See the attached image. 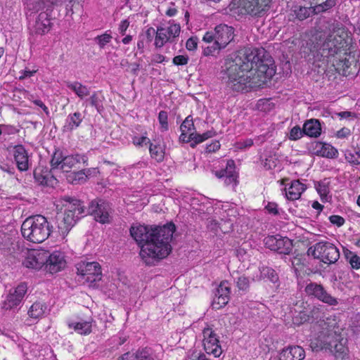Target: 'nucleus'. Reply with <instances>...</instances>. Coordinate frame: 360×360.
Wrapping results in <instances>:
<instances>
[{
	"label": "nucleus",
	"instance_id": "nucleus-3",
	"mask_svg": "<svg viewBox=\"0 0 360 360\" xmlns=\"http://www.w3.org/2000/svg\"><path fill=\"white\" fill-rule=\"evenodd\" d=\"M347 340L335 328L323 327L317 336L311 340L310 347L314 351L325 350L336 357L347 354Z\"/></svg>",
	"mask_w": 360,
	"mask_h": 360
},
{
	"label": "nucleus",
	"instance_id": "nucleus-37",
	"mask_svg": "<svg viewBox=\"0 0 360 360\" xmlns=\"http://www.w3.org/2000/svg\"><path fill=\"white\" fill-rule=\"evenodd\" d=\"M292 249V243L291 240L286 237L279 236L276 251L279 254L288 255Z\"/></svg>",
	"mask_w": 360,
	"mask_h": 360
},
{
	"label": "nucleus",
	"instance_id": "nucleus-24",
	"mask_svg": "<svg viewBox=\"0 0 360 360\" xmlns=\"http://www.w3.org/2000/svg\"><path fill=\"white\" fill-rule=\"evenodd\" d=\"M13 158L18 169L25 172L29 169V156L27 151L22 145L15 146L13 148Z\"/></svg>",
	"mask_w": 360,
	"mask_h": 360
},
{
	"label": "nucleus",
	"instance_id": "nucleus-43",
	"mask_svg": "<svg viewBox=\"0 0 360 360\" xmlns=\"http://www.w3.org/2000/svg\"><path fill=\"white\" fill-rule=\"evenodd\" d=\"M345 257L346 259L349 262L352 268L356 270L360 269V257L358 256L356 253L347 250L345 251Z\"/></svg>",
	"mask_w": 360,
	"mask_h": 360
},
{
	"label": "nucleus",
	"instance_id": "nucleus-23",
	"mask_svg": "<svg viewBox=\"0 0 360 360\" xmlns=\"http://www.w3.org/2000/svg\"><path fill=\"white\" fill-rule=\"evenodd\" d=\"M51 27V20L45 12L40 13L33 24L31 25V30L37 34H44L49 32Z\"/></svg>",
	"mask_w": 360,
	"mask_h": 360
},
{
	"label": "nucleus",
	"instance_id": "nucleus-34",
	"mask_svg": "<svg viewBox=\"0 0 360 360\" xmlns=\"http://www.w3.org/2000/svg\"><path fill=\"white\" fill-rule=\"evenodd\" d=\"M47 311V306L45 303L36 302L29 308L27 314L30 319L37 321L44 316Z\"/></svg>",
	"mask_w": 360,
	"mask_h": 360
},
{
	"label": "nucleus",
	"instance_id": "nucleus-41",
	"mask_svg": "<svg viewBox=\"0 0 360 360\" xmlns=\"http://www.w3.org/2000/svg\"><path fill=\"white\" fill-rule=\"evenodd\" d=\"M180 129L181 131V138H182L184 141H186L185 139L187 137V134H190L191 132H193L192 131L195 130L194 123L191 115H188L185 119L180 127Z\"/></svg>",
	"mask_w": 360,
	"mask_h": 360
},
{
	"label": "nucleus",
	"instance_id": "nucleus-62",
	"mask_svg": "<svg viewBox=\"0 0 360 360\" xmlns=\"http://www.w3.org/2000/svg\"><path fill=\"white\" fill-rule=\"evenodd\" d=\"M291 264L295 271H298L302 266L301 258L298 257H294L291 260Z\"/></svg>",
	"mask_w": 360,
	"mask_h": 360
},
{
	"label": "nucleus",
	"instance_id": "nucleus-14",
	"mask_svg": "<svg viewBox=\"0 0 360 360\" xmlns=\"http://www.w3.org/2000/svg\"><path fill=\"white\" fill-rule=\"evenodd\" d=\"M304 292L308 297L317 299L329 306H336L338 304V299L333 297L322 285L317 283L310 282L307 283Z\"/></svg>",
	"mask_w": 360,
	"mask_h": 360
},
{
	"label": "nucleus",
	"instance_id": "nucleus-13",
	"mask_svg": "<svg viewBox=\"0 0 360 360\" xmlns=\"http://www.w3.org/2000/svg\"><path fill=\"white\" fill-rule=\"evenodd\" d=\"M202 335L205 352L214 357H219L222 353V349L217 333L212 328L206 327L202 330Z\"/></svg>",
	"mask_w": 360,
	"mask_h": 360
},
{
	"label": "nucleus",
	"instance_id": "nucleus-61",
	"mask_svg": "<svg viewBox=\"0 0 360 360\" xmlns=\"http://www.w3.org/2000/svg\"><path fill=\"white\" fill-rule=\"evenodd\" d=\"M145 34L147 40L150 42L156 35V29L150 27L146 30Z\"/></svg>",
	"mask_w": 360,
	"mask_h": 360
},
{
	"label": "nucleus",
	"instance_id": "nucleus-49",
	"mask_svg": "<svg viewBox=\"0 0 360 360\" xmlns=\"http://www.w3.org/2000/svg\"><path fill=\"white\" fill-rule=\"evenodd\" d=\"M112 39V36L105 32L101 35H98L95 38V41L98 44L101 49H103L107 44Z\"/></svg>",
	"mask_w": 360,
	"mask_h": 360
},
{
	"label": "nucleus",
	"instance_id": "nucleus-52",
	"mask_svg": "<svg viewBox=\"0 0 360 360\" xmlns=\"http://www.w3.org/2000/svg\"><path fill=\"white\" fill-rule=\"evenodd\" d=\"M236 286L239 290L246 291L250 286V281L245 276H240L236 281Z\"/></svg>",
	"mask_w": 360,
	"mask_h": 360
},
{
	"label": "nucleus",
	"instance_id": "nucleus-5",
	"mask_svg": "<svg viewBox=\"0 0 360 360\" xmlns=\"http://www.w3.org/2000/svg\"><path fill=\"white\" fill-rule=\"evenodd\" d=\"M66 204L62 219H58V229L62 239H65L72 228L85 215L86 212L82 202L70 197L65 198Z\"/></svg>",
	"mask_w": 360,
	"mask_h": 360
},
{
	"label": "nucleus",
	"instance_id": "nucleus-21",
	"mask_svg": "<svg viewBox=\"0 0 360 360\" xmlns=\"http://www.w3.org/2000/svg\"><path fill=\"white\" fill-rule=\"evenodd\" d=\"M304 349L299 345H289L282 349L278 354L279 360H303L305 358Z\"/></svg>",
	"mask_w": 360,
	"mask_h": 360
},
{
	"label": "nucleus",
	"instance_id": "nucleus-4",
	"mask_svg": "<svg viewBox=\"0 0 360 360\" xmlns=\"http://www.w3.org/2000/svg\"><path fill=\"white\" fill-rule=\"evenodd\" d=\"M46 218L41 214L27 217L21 225L23 238L32 243H40L46 240L51 233Z\"/></svg>",
	"mask_w": 360,
	"mask_h": 360
},
{
	"label": "nucleus",
	"instance_id": "nucleus-15",
	"mask_svg": "<svg viewBox=\"0 0 360 360\" xmlns=\"http://www.w3.org/2000/svg\"><path fill=\"white\" fill-rule=\"evenodd\" d=\"M77 274L86 282L92 283L102 277L101 265L96 262H82L77 264Z\"/></svg>",
	"mask_w": 360,
	"mask_h": 360
},
{
	"label": "nucleus",
	"instance_id": "nucleus-40",
	"mask_svg": "<svg viewBox=\"0 0 360 360\" xmlns=\"http://www.w3.org/2000/svg\"><path fill=\"white\" fill-rule=\"evenodd\" d=\"M320 3L315 5L314 11L315 13L319 14L331 10L337 4L338 0H319Z\"/></svg>",
	"mask_w": 360,
	"mask_h": 360
},
{
	"label": "nucleus",
	"instance_id": "nucleus-53",
	"mask_svg": "<svg viewBox=\"0 0 360 360\" xmlns=\"http://www.w3.org/2000/svg\"><path fill=\"white\" fill-rule=\"evenodd\" d=\"M304 132L299 126L292 127L289 134V139L290 140L296 141L302 137Z\"/></svg>",
	"mask_w": 360,
	"mask_h": 360
},
{
	"label": "nucleus",
	"instance_id": "nucleus-33",
	"mask_svg": "<svg viewBox=\"0 0 360 360\" xmlns=\"http://www.w3.org/2000/svg\"><path fill=\"white\" fill-rule=\"evenodd\" d=\"M215 135L216 132L213 129L209 130L202 134L193 131L188 134V137H186V141L190 142L191 146L194 148L196 145L202 143L203 141L214 136Z\"/></svg>",
	"mask_w": 360,
	"mask_h": 360
},
{
	"label": "nucleus",
	"instance_id": "nucleus-7",
	"mask_svg": "<svg viewBox=\"0 0 360 360\" xmlns=\"http://www.w3.org/2000/svg\"><path fill=\"white\" fill-rule=\"evenodd\" d=\"M308 252L314 259L327 264L335 263L340 258V252L338 248L328 241H321L310 247Z\"/></svg>",
	"mask_w": 360,
	"mask_h": 360
},
{
	"label": "nucleus",
	"instance_id": "nucleus-6",
	"mask_svg": "<svg viewBox=\"0 0 360 360\" xmlns=\"http://www.w3.org/2000/svg\"><path fill=\"white\" fill-rule=\"evenodd\" d=\"M348 32L340 23L332 25V32L326 38L318 44L319 53L323 57H329L338 53L341 49L348 45Z\"/></svg>",
	"mask_w": 360,
	"mask_h": 360
},
{
	"label": "nucleus",
	"instance_id": "nucleus-29",
	"mask_svg": "<svg viewBox=\"0 0 360 360\" xmlns=\"http://www.w3.org/2000/svg\"><path fill=\"white\" fill-rule=\"evenodd\" d=\"M72 1V0H25V4L28 10L38 11L53 4H61L63 2Z\"/></svg>",
	"mask_w": 360,
	"mask_h": 360
},
{
	"label": "nucleus",
	"instance_id": "nucleus-27",
	"mask_svg": "<svg viewBox=\"0 0 360 360\" xmlns=\"http://www.w3.org/2000/svg\"><path fill=\"white\" fill-rule=\"evenodd\" d=\"M308 308H304L303 310L298 312L297 314L293 317V323L297 325L302 324L305 322L310 321L311 319H315L318 317L319 308L314 306L309 307Z\"/></svg>",
	"mask_w": 360,
	"mask_h": 360
},
{
	"label": "nucleus",
	"instance_id": "nucleus-18",
	"mask_svg": "<svg viewBox=\"0 0 360 360\" xmlns=\"http://www.w3.org/2000/svg\"><path fill=\"white\" fill-rule=\"evenodd\" d=\"M47 260V252L45 250H32L29 251L23 264L27 268L39 269L45 265Z\"/></svg>",
	"mask_w": 360,
	"mask_h": 360
},
{
	"label": "nucleus",
	"instance_id": "nucleus-47",
	"mask_svg": "<svg viewBox=\"0 0 360 360\" xmlns=\"http://www.w3.org/2000/svg\"><path fill=\"white\" fill-rule=\"evenodd\" d=\"M86 180V172L84 170L75 172L68 176V181L75 184L83 183Z\"/></svg>",
	"mask_w": 360,
	"mask_h": 360
},
{
	"label": "nucleus",
	"instance_id": "nucleus-25",
	"mask_svg": "<svg viewBox=\"0 0 360 360\" xmlns=\"http://www.w3.org/2000/svg\"><path fill=\"white\" fill-rule=\"evenodd\" d=\"M307 189V186L299 180L292 181L288 187L284 189L285 197L289 200H296L300 198Z\"/></svg>",
	"mask_w": 360,
	"mask_h": 360
},
{
	"label": "nucleus",
	"instance_id": "nucleus-28",
	"mask_svg": "<svg viewBox=\"0 0 360 360\" xmlns=\"http://www.w3.org/2000/svg\"><path fill=\"white\" fill-rule=\"evenodd\" d=\"M34 176L35 181L41 185L53 186L56 183V179L47 169H36L34 172Z\"/></svg>",
	"mask_w": 360,
	"mask_h": 360
},
{
	"label": "nucleus",
	"instance_id": "nucleus-32",
	"mask_svg": "<svg viewBox=\"0 0 360 360\" xmlns=\"http://www.w3.org/2000/svg\"><path fill=\"white\" fill-rule=\"evenodd\" d=\"M67 87L72 91L78 98L81 100H84L85 97L90 96V88L86 85L82 84L81 82H66Z\"/></svg>",
	"mask_w": 360,
	"mask_h": 360
},
{
	"label": "nucleus",
	"instance_id": "nucleus-10",
	"mask_svg": "<svg viewBox=\"0 0 360 360\" xmlns=\"http://www.w3.org/2000/svg\"><path fill=\"white\" fill-rule=\"evenodd\" d=\"M234 29L225 24H220L215 27L214 30L207 31L203 36L202 40L206 43L213 41L225 48L233 39Z\"/></svg>",
	"mask_w": 360,
	"mask_h": 360
},
{
	"label": "nucleus",
	"instance_id": "nucleus-58",
	"mask_svg": "<svg viewBox=\"0 0 360 360\" xmlns=\"http://www.w3.org/2000/svg\"><path fill=\"white\" fill-rule=\"evenodd\" d=\"M198 39L196 37L189 38L186 43V47L188 51H194L197 48Z\"/></svg>",
	"mask_w": 360,
	"mask_h": 360
},
{
	"label": "nucleus",
	"instance_id": "nucleus-2",
	"mask_svg": "<svg viewBox=\"0 0 360 360\" xmlns=\"http://www.w3.org/2000/svg\"><path fill=\"white\" fill-rule=\"evenodd\" d=\"M174 231L175 226L172 223L153 229L137 224L130 229L131 236L141 248L139 255L148 266L155 265L169 255Z\"/></svg>",
	"mask_w": 360,
	"mask_h": 360
},
{
	"label": "nucleus",
	"instance_id": "nucleus-55",
	"mask_svg": "<svg viewBox=\"0 0 360 360\" xmlns=\"http://www.w3.org/2000/svg\"><path fill=\"white\" fill-rule=\"evenodd\" d=\"M133 143L136 146H142L143 145L150 144V140L146 136H135L133 138Z\"/></svg>",
	"mask_w": 360,
	"mask_h": 360
},
{
	"label": "nucleus",
	"instance_id": "nucleus-20",
	"mask_svg": "<svg viewBox=\"0 0 360 360\" xmlns=\"http://www.w3.org/2000/svg\"><path fill=\"white\" fill-rule=\"evenodd\" d=\"M231 285L229 281H221L215 293V297L212 302L213 307L219 309L224 307L229 301Z\"/></svg>",
	"mask_w": 360,
	"mask_h": 360
},
{
	"label": "nucleus",
	"instance_id": "nucleus-35",
	"mask_svg": "<svg viewBox=\"0 0 360 360\" xmlns=\"http://www.w3.org/2000/svg\"><path fill=\"white\" fill-rule=\"evenodd\" d=\"M330 186V181L329 179H324L315 183V188L322 200L328 201Z\"/></svg>",
	"mask_w": 360,
	"mask_h": 360
},
{
	"label": "nucleus",
	"instance_id": "nucleus-26",
	"mask_svg": "<svg viewBox=\"0 0 360 360\" xmlns=\"http://www.w3.org/2000/svg\"><path fill=\"white\" fill-rule=\"evenodd\" d=\"M289 15L290 18L291 17L290 19H297L300 21L304 20L312 15L316 14L315 13V11H314L313 6L306 7L300 5H295L292 6Z\"/></svg>",
	"mask_w": 360,
	"mask_h": 360
},
{
	"label": "nucleus",
	"instance_id": "nucleus-36",
	"mask_svg": "<svg viewBox=\"0 0 360 360\" xmlns=\"http://www.w3.org/2000/svg\"><path fill=\"white\" fill-rule=\"evenodd\" d=\"M83 117L79 112H75L70 114L66 120L64 127L69 131H72L77 128L82 123Z\"/></svg>",
	"mask_w": 360,
	"mask_h": 360
},
{
	"label": "nucleus",
	"instance_id": "nucleus-31",
	"mask_svg": "<svg viewBox=\"0 0 360 360\" xmlns=\"http://www.w3.org/2000/svg\"><path fill=\"white\" fill-rule=\"evenodd\" d=\"M304 134L310 137H318L321 134V123L318 120L311 119L303 125Z\"/></svg>",
	"mask_w": 360,
	"mask_h": 360
},
{
	"label": "nucleus",
	"instance_id": "nucleus-17",
	"mask_svg": "<svg viewBox=\"0 0 360 360\" xmlns=\"http://www.w3.org/2000/svg\"><path fill=\"white\" fill-rule=\"evenodd\" d=\"M64 253L60 251H54L49 255L45 265L46 270L51 274L57 273L63 270L66 266Z\"/></svg>",
	"mask_w": 360,
	"mask_h": 360
},
{
	"label": "nucleus",
	"instance_id": "nucleus-42",
	"mask_svg": "<svg viewBox=\"0 0 360 360\" xmlns=\"http://www.w3.org/2000/svg\"><path fill=\"white\" fill-rule=\"evenodd\" d=\"M222 212H220L221 219L225 221H231V217H235L236 214V210L235 207H231L229 204L222 205Z\"/></svg>",
	"mask_w": 360,
	"mask_h": 360
},
{
	"label": "nucleus",
	"instance_id": "nucleus-19",
	"mask_svg": "<svg viewBox=\"0 0 360 360\" xmlns=\"http://www.w3.org/2000/svg\"><path fill=\"white\" fill-rule=\"evenodd\" d=\"M215 176L219 179H223L226 186H236L237 184V173L234 161L229 160L226 162V168L214 172Z\"/></svg>",
	"mask_w": 360,
	"mask_h": 360
},
{
	"label": "nucleus",
	"instance_id": "nucleus-56",
	"mask_svg": "<svg viewBox=\"0 0 360 360\" xmlns=\"http://www.w3.org/2000/svg\"><path fill=\"white\" fill-rule=\"evenodd\" d=\"M172 61L176 65H184L188 63V57L183 55H179L174 57Z\"/></svg>",
	"mask_w": 360,
	"mask_h": 360
},
{
	"label": "nucleus",
	"instance_id": "nucleus-59",
	"mask_svg": "<svg viewBox=\"0 0 360 360\" xmlns=\"http://www.w3.org/2000/svg\"><path fill=\"white\" fill-rule=\"evenodd\" d=\"M350 134L351 131L349 129L343 127L337 131L336 136L339 139H345L348 137L350 135Z\"/></svg>",
	"mask_w": 360,
	"mask_h": 360
},
{
	"label": "nucleus",
	"instance_id": "nucleus-39",
	"mask_svg": "<svg viewBox=\"0 0 360 360\" xmlns=\"http://www.w3.org/2000/svg\"><path fill=\"white\" fill-rule=\"evenodd\" d=\"M69 328H73L76 332L81 335L89 334L91 331V322L82 321L76 323H70Z\"/></svg>",
	"mask_w": 360,
	"mask_h": 360
},
{
	"label": "nucleus",
	"instance_id": "nucleus-54",
	"mask_svg": "<svg viewBox=\"0 0 360 360\" xmlns=\"http://www.w3.org/2000/svg\"><path fill=\"white\" fill-rule=\"evenodd\" d=\"M168 115L166 111L161 110L158 115V121L161 125L162 129L167 130L168 129Z\"/></svg>",
	"mask_w": 360,
	"mask_h": 360
},
{
	"label": "nucleus",
	"instance_id": "nucleus-46",
	"mask_svg": "<svg viewBox=\"0 0 360 360\" xmlns=\"http://www.w3.org/2000/svg\"><path fill=\"white\" fill-rule=\"evenodd\" d=\"M266 212L273 216H280L284 214L283 209L280 208L277 203L274 202H269L264 207Z\"/></svg>",
	"mask_w": 360,
	"mask_h": 360
},
{
	"label": "nucleus",
	"instance_id": "nucleus-45",
	"mask_svg": "<svg viewBox=\"0 0 360 360\" xmlns=\"http://www.w3.org/2000/svg\"><path fill=\"white\" fill-rule=\"evenodd\" d=\"M345 157L347 162L353 165L360 164V151L356 150H346Z\"/></svg>",
	"mask_w": 360,
	"mask_h": 360
},
{
	"label": "nucleus",
	"instance_id": "nucleus-9",
	"mask_svg": "<svg viewBox=\"0 0 360 360\" xmlns=\"http://www.w3.org/2000/svg\"><path fill=\"white\" fill-rule=\"evenodd\" d=\"M87 158L84 155L74 154L64 155L60 150H56L51 160V170L60 169L68 172L81 162L86 164Z\"/></svg>",
	"mask_w": 360,
	"mask_h": 360
},
{
	"label": "nucleus",
	"instance_id": "nucleus-38",
	"mask_svg": "<svg viewBox=\"0 0 360 360\" xmlns=\"http://www.w3.org/2000/svg\"><path fill=\"white\" fill-rule=\"evenodd\" d=\"M134 358L136 360H160V358L150 347H145L137 350Z\"/></svg>",
	"mask_w": 360,
	"mask_h": 360
},
{
	"label": "nucleus",
	"instance_id": "nucleus-1",
	"mask_svg": "<svg viewBox=\"0 0 360 360\" xmlns=\"http://www.w3.org/2000/svg\"><path fill=\"white\" fill-rule=\"evenodd\" d=\"M226 86L238 93L262 88L276 72L274 61L264 49H241L226 60Z\"/></svg>",
	"mask_w": 360,
	"mask_h": 360
},
{
	"label": "nucleus",
	"instance_id": "nucleus-64",
	"mask_svg": "<svg viewBox=\"0 0 360 360\" xmlns=\"http://www.w3.org/2000/svg\"><path fill=\"white\" fill-rule=\"evenodd\" d=\"M263 167L266 169H271L275 167L274 162L273 161L272 158H266L263 162Z\"/></svg>",
	"mask_w": 360,
	"mask_h": 360
},
{
	"label": "nucleus",
	"instance_id": "nucleus-44",
	"mask_svg": "<svg viewBox=\"0 0 360 360\" xmlns=\"http://www.w3.org/2000/svg\"><path fill=\"white\" fill-rule=\"evenodd\" d=\"M150 154L152 158L158 162H162L164 160V152L160 146L150 143L149 147Z\"/></svg>",
	"mask_w": 360,
	"mask_h": 360
},
{
	"label": "nucleus",
	"instance_id": "nucleus-60",
	"mask_svg": "<svg viewBox=\"0 0 360 360\" xmlns=\"http://www.w3.org/2000/svg\"><path fill=\"white\" fill-rule=\"evenodd\" d=\"M129 26V22L127 20H123L120 22L118 27L119 32L124 35L127 28Z\"/></svg>",
	"mask_w": 360,
	"mask_h": 360
},
{
	"label": "nucleus",
	"instance_id": "nucleus-48",
	"mask_svg": "<svg viewBox=\"0 0 360 360\" xmlns=\"http://www.w3.org/2000/svg\"><path fill=\"white\" fill-rule=\"evenodd\" d=\"M260 271L262 276L267 278L272 283H276L278 281V275L273 269L270 267H262Z\"/></svg>",
	"mask_w": 360,
	"mask_h": 360
},
{
	"label": "nucleus",
	"instance_id": "nucleus-22",
	"mask_svg": "<svg viewBox=\"0 0 360 360\" xmlns=\"http://www.w3.org/2000/svg\"><path fill=\"white\" fill-rule=\"evenodd\" d=\"M314 154L327 158H335L338 156V150L329 143L316 141L311 145Z\"/></svg>",
	"mask_w": 360,
	"mask_h": 360
},
{
	"label": "nucleus",
	"instance_id": "nucleus-50",
	"mask_svg": "<svg viewBox=\"0 0 360 360\" xmlns=\"http://www.w3.org/2000/svg\"><path fill=\"white\" fill-rule=\"evenodd\" d=\"M213 44L212 46H208L203 49V55L205 56H214L216 53H218L219 50L223 49L217 44L215 41H213Z\"/></svg>",
	"mask_w": 360,
	"mask_h": 360
},
{
	"label": "nucleus",
	"instance_id": "nucleus-8",
	"mask_svg": "<svg viewBox=\"0 0 360 360\" xmlns=\"http://www.w3.org/2000/svg\"><path fill=\"white\" fill-rule=\"evenodd\" d=\"M181 27L179 24L174 21L161 23L156 27V35L154 38V46L158 48L163 47L167 43L175 42L176 38L179 36Z\"/></svg>",
	"mask_w": 360,
	"mask_h": 360
},
{
	"label": "nucleus",
	"instance_id": "nucleus-51",
	"mask_svg": "<svg viewBox=\"0 0 360 360\" xmlns=\"http://www.w3.org/2000/svg\"><path fill=\"white\" fill-rule=\"evenodd\" d=\"M279 236H269L264 238L265 245L271 250L276 251Z\"/></svg>",
	"mask_w": 360,
	"mask_h": 360
},
{
	"label": "nucleus",
	"instance_id": "nucleus-63",
	"mask_svg": "<svg viewBox=\"0 0 360 360\" xmlns=\"http://www.w3.org/2000/svg\"><path fill=\"white\" fill-rule=\"evenodd\" d=\"M36 72V70H25L20 72V75L19 76L20 79H24L26 78L31 77Z\"/></svg>",
	"mask_w": 360,
	"mask_h": 360
},
{
	"label": "nucleus",
	"instance_id": "nucleus-57",
	"mask_svg": "<svg viewBox=\"0 0 360 360\" xmlns=\"http://www.w3.org/2000/svg\"><path fill=\"white\" fill-rule=\"evenodd\" d=\"M330 222L340 227L345 224V219L339 215H331L329 217Z\"/></svg>",
	"mask_w": 360,
	"mask_h": 360
},
{
	"label": "nucleus",
	"instance_id": "nucleus-11",
	"mask_svg": "<svg viewBox=\"0 0 360 360\" xmlns=\"http://www.w3.org/2000/svg\"><path fill=\"white\" fill-rule=\"evenodd\" d=\"M271 0H239L238 9L241 14L259 16L269 8Z\"/></svg>",
	"mask_w": 360,
	"mask_h": 360
},
{
	"label": "nucleus",
	"instance_id": "nucleus-16",
	"mask_svg": "<svg viewBox=\"0 0 360 360\" xmlns=\"http://www.w3.org/2000/svg\"><path fill=\"white\" fill-rule=\"evenodd\" d=\"M27 292V285L25 283L19 284L15 288L11 289L2 302L1 307L6 310L16 308L21 302Z\"/></svg>",
	"mask_w": 360,
	"mask_h": 360
},
{
	"label": "nucleus",
	"instance_id": "nucleus-30",
	"mask_svg": "<svg viewBox=\"0 0 360 360\" xmlns=\"http://www.w3.org/2000/svg\"><path fill=\"white\" fill-rule=\"evenodd\" d=\"M105 97L101 91H94L90 97L84 100L82 105L87 107L89 105L94 107L98 112L103 110Z\"/></svg>",
	"mask_w": 360,
	"mask_h": 360
},
{
	"label": "nucleus",
	"instance_id": "nucleus-12",
	"mask_svg": "<svg viewBox=\"0 0 360 360\" xmlns=\"http://www.w3.org/2000/svg\"><path fill=\"white\" fill-rule=\"evenodd\" d=\"M86 214L92 215L96 221L101 224L110 223L111 207L108 202L102 200H94L89 205Z\"/></svg>",
	"mask_w": 360,
	"mask_h": 360
}]
</instances>
